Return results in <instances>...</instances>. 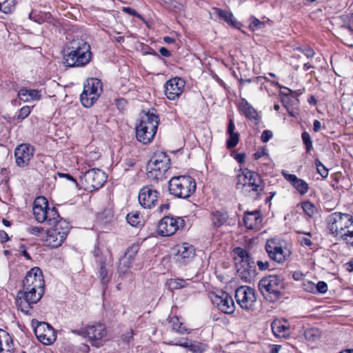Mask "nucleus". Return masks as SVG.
<instances>
[{"instance_id":"nucleus-2","label":"nucleus","mask_w":353,"mask_h":353,"mask_svg":"<svg viewBox=\"0 0 353 353\" xmlns=\"http://www.w3.org/2000/svg\"><path fill=\"white\" fill-rule=\"evenodd\" d=\"M92 53L89 43L83 39H74L68 43L63 56L68 67H83L92 60Z\"/></svg>"},{"instance_id":"nucleus-42","label":"nucleus","mask_w":353,"mask_h":353,"mask_svg":"<svg viewBox=\"0 0 353 353\" xmlns=\"http://www.w3.org/2000/svg\"><path fill=\"white\" fill-rule=\"evenodd\" d=\"M32 111V108L28 105L23 106L14 117V120L21 121L28 117Z\"/></svg>"},{"instance_id":"nucleus-16","label":"nucleus","mask_w":353,"mask_h":353,"mask_svg":"<svg viewBox=\"0 0 353 353\" xmlns=\"http://www.w3.org/2000/svg\"><path fill=\"white\" fill-rule=\"evenodd\" d=\"M159 192L152 186L143 187L139 194V202L140 205L146 209L153 208L158 201Z\"/></svg>"},{"instance_id":"nucleus-35","label":"nucleus","mask_w":353,"mask_h":353,"mask_svg":"<svg viewBox=\"0 0 353 353\" xmlns=\"http://www.w3.org/2000/svg\"><path fill=\"white\" fill-rule=\"evenodd\" d=\"M215 14L220 19L224 20L227 23L232 26H236V21H235L234 16L232 12L221 10V9H215Z\"/></svg>"},{"instance_id":"nucleus-37","label":"nucleus","mask_w":353,"mask_h":353,"mask_svg":"<svg viewBox=\"0 0 353 353\" xmlns=\"http://www.w3.org/2000/svg\"><path fill=\"white\" fill-rule=\"evenodd\" d=\"M128 223L134 227H139L142 225L143 218L138 212L128 213L126 216Z\"/></svg>"},{"instance_id":"nucleus-60","label":"nucleus","mask_w":353,"mask_h":353,"mask_svg":"<svg viewBox=\"0 0 353 353\" xmlns=\"http://www.w3.org/2000/svg\"><path fill=\"white\" fill-rule=\"evenodd\" d=\"M234 130H235L234 123L232 119H230L228 126V130H227V133L228 134L235 133L236 132H234Z\"/></svg>"},{"instance_id":"nucleus-25","label":"nucleus","mask_w":353,"mask_h":353,"mask_svg":"<svg viewBox=\"0 0 353 353\" xmlns=\"http://www.w3.org/2000/svg\"><path fill=\"white\" fill-rule=\"evenodd\" d=\"M243 267L241 269L245 270V272L241 270H236V272L239 276L244 281L250 283L256 276V267L254 264V261L253 260H250V261L247 262L246 263L242 264Z\"/></svg>"},{"instance_id":"nucleus-48","label":"nucleus","mask_w":353,"mask_h":353,"mask_svg":"<svg viewBox=\"0 0 353 353\" xmlns=\"http://www.w3.org/2000/svg\"><path fill=\"white\" fill-rule=\"evenodd\" d=\"M341 240L347 245L353 247V228L350 230H347L346 234L343 235Z\"/></svg>"},{"instance_id":"nucleus-45","label":"nucleus","mask_w":353,"mask_h":353,"mask_svg":"<svg viewBox=\"0 0 353 353\" xmlns=\"http://www.w3.org/2000/svg\"><path fill=\"white\" fill-rule=\"evenodd\" d=\"M302 208L309 216H312L316 212V207L310 201L302 203Z\"/></svg>"},{"instance_id":"nucleus-26","label":"nucleus","mask_w":353,"mask_h":353,"mask_svg":"<svg viewBox=\"0 0 353 353\" xmlns=\"http://www.w3.org/2000/svg\"><path fill=\"white\" fill-rule=\"evenodd\" d=\"M233 255L236 269L241 270V272H242V264L243 265L252 260L248 251L239 247L234 249ZM243 271L245 272L243 269Z\"/></svg>"},{"instance_id":"nucleus-14","label":"nucleus","mask_w":353,"mask_h":353,"mask_svg":"<svg viewBox=\"0 0 353 353\" xmlns=\"http://www.w3.org/2000/svg\"><path fill=\"white\" fill-rule=\"evenodd\" d=\"M235 299L242 309H250L256 301L254 290L248 286H241L236 290Z\"/></svg>"},{"instance_id":"nucleus-30","label":"nucleus","mask_w":353,"mask_h":353,"mask_svg":"<svg viewBox=\"0 0 353 353\" xmlns=\"http://www.w3.org/2000/svg\"><path fill=\"white\" fill-rule=\"evenodd\" d=\"M0 352L12 353V339L10 334L0 329Z\"/></svg>"},{"instance_id":"nucleus-44","label":"nucleus","mask_w":353,"mask_h":353,"mask_svg":"<svg viewBox=\"0 0 353 353\" xmlns=\"http://www.w3.org/2000/svg\"><path fill=\"white\" fill-rule=\"evenodd\" d=\"M229 138L227 139L226 145L229 149L234 148L239 143V134L238 132L229 133Z\"/></svg>"},{"instance_id":"nucleus-50","label":"nucleus","mask_w":353,"mask_h":353,"mask_svg":"<svg viewBox=\"0 0 353 353\" xmlns=\"http://www.w3.org/2000/svg\"><path fill=\"white\" fill-rule=\"evenodd\" d=\"M315 283L309 280L303 282V288L305 291L314 294Z\"/></svg>"},{"instance_id":"nucleus-3","label":"nucleus","mask_w":353,"mask_h":353,"mask_svg":"<svg viewBox=\"0 0 353 353\" xmlns=\"http://www.w3.org/2000/svg\"><path fill=\"white\" fill-rule=\"evenodd\" d=\"M159 120L157 115L150 112H145L136 127V137L143 144L150 143L157 131Z\"/></svg>"},{"instance_id":"nucleus-63","label":"nucleus","mask_w":353,"mask_h":353,"mask_svg":"<svg viewBox=\"0 0 353 353\" xmlns=\"http://www.w3.org/2000/svg\"><path fill=\"white\" fill-rule=\"evenodd\" d=\"M8 239H9V237H8V234L3 230H0V240L2 242H6V241H8Z\"/></svg>"},{"instance_id":"nucleus-22","label":"nucleus","mask_w":353,"mask_h":353,"mask_svg":"<svg viewBox=\"0 0 353 353\" xmlns=\"http://www.w3.org/2000/svg\"><path fill=\"white\" fill-rule=\"evenodd\" d=\"M248 176L246 181L244 190L246 192H253L259 194L263 190V181L261 176L253 171H248Z\"/></svg>"},{"instance_id":"nucleus-33","label":"nucleus","mask_w":353,"mask_h":353,"mask_svg":"<svg viewBox=\"0 0 353 353\" xmlns=\"http://www.w3.org/2000/svg\"><path fill=\"white\" fill-rule=\"evenodd\" d=\"M137 252V247H132L127 250L124 256L121 259L119 265V271L120 272H125V270H123V268H125L126 269L130 267V261L133 259L134 255Z\"/></svg>"},{"instance_id":"nucleus-15","label":"nucleus","mask_w":353,"mask_h":353,"mask_svg":"<svg viewBox=\"0 0 353 353\" xmlns=\"http://www.w3.org/2000/svg\"><path fill=\"white\" fill-rule=\"evenodd\" d=\"M44 293V286L34 288L32 290H23V292H19L17 299V303L22 306L23 300L31 307L32 304L37 303L42 297Z\"/></svg>"},{"instance_id":"nucleus-51","label":"nucleus","mask_w":353,"mask_h":353,"mask_svg":"<svg viewBox=\"0 0 353 353\" xmlns=\"http://www.w3.org/2000/svg\"><path fill=\"white\" fill-rule=\"evenodd\" d=\"M99 276L101 277V281L105 283L108 281V271L105 268V263H101L100 270H99Z\"/></svg>"},{"instance_id":"nucleus-27","label":"nucleus","mask_w":353,"mask_h":353,"mask_svg":"<svg viewBox=\"0 0 353 353\" xmlns=\"http://www.w3.org/2000/svg\"><path fill=\"white\" fill-rule=\"evenodd\" d=\"M262 221V218L259 211L254 210L252 212H247L243 217L245 226L248 229H254L258 227Z\"/></svg>"},{"instance_id":"nucleus-59","label":"nucleus","mask_w":353,"mask_h":353,"mask_svg":"<svg viewBox=\"0 0 353 353\" xmlns=\"http://www.w3.org/2000/svg\"><path fill=\"white\" fill-rule=\"evenodd\" d=\"M267 154L266 150L264 148L260 149L254 154L255 159H259L261 157Z\"/></svg>"},{"instance_id":"nucleus-18","label":"nucleus","mask_w":353,"mask_h":353,"mask_svg":"<svg viewBox=\"0 0 353 353\" xmlns=\"http://www.w3.org/2000/svg\"><path fill=\"white\" fill-rule=\"evenodd\" d=\"M44 286L42 271L39 268H32L23 281V290H32L34 288Z\"/></svg>"},{"instance_id":"nucleus-61","label":"nucleus","mask_w":353,"mask_h":353,"mask_svg":"<svg viewBox=\"0 0 353 353\" xmlns=\"http://www.w3.org/2000/svg\"><path fill=\"white\" fill-rule=\"evenodd\" d=\"M299 241L301 244L303 245L311 246L312 244L311 240L307 237H301Z\"/></svg>"},{"instance_id":"nucleus-39","label":"nucleus","mask_w":353,"mask_h":353,"mask_svg":"<svg viewBox=\"0 0 353 353\" xmlns=\"http://www.w3.org/2000/svg\"><path fill=\"white\" fill-rule=\"evenodd\" d=\"M267 24H270V21L268 19H266L263 21H260L255 17L252 18V21L249 25V28L252 31H257L259 30L264 29L266 27Z\"/></svg>"},{"instance_id":"nucleus-58","label":"nucleus","mask_w":353,"mask_h":353,"mask_svg":"<svg viewBox=\"0 0 353 353\" xmlns=\"http://www.w3.org/2000/svg\"><path fill=\"white\" fill-rule=\"evenodd\" d=\"M348 17V21L345 23L344 27L350 32H353V15Z\"/></svg>"},{"instance_id":"nucleus-64","label":"nucleus","mask_w":353,"mask_h":353,"mask_svg":"<svg viewBox=\"0 0 353 353\" xmlns=\"http://www.w3.org/2000/svg\"><path fill=\"white\" fill-rule=\"evenodd\" d=\"M159 52L162 56L165 57H168L170 56V52H169V50L164 47H162L159 49Z\"/></svg>"},{"instance_id":"nucleus-9","label":"nucleus","mask_w":353,"mask_h":353,"mask_svg":"<svg viewBox=\"0 0 353 353\" xmlns=\"http://www.w3.org/2000/svg\"><path fill=\"white\" fill-rule=\"evenodd\" d=\"M108 176L100 169L93 168L86 170L80 177L85 190L92 192L101 188L106 182Z\"/></svg>"},{"instance_id":"nucleus-6","label":"nucleus","mask_w":353,"mask_h":353,"mask_svg":"<svg viewBox=\"0 0 353 353\" xmlns=\"http://www.w3.org/2000/svg\"><path fill=\"white\" fill-rule=\"evenodd\" d=\"M259 288L268 301L274 302L281 296L283 281L277 275H269L259 281Z\"/></svg>"},{"instance_id":"nucleus-10","label":"nucleus","mask_w":353,"mask_h":353,"mask_svg":"<svg viewBox=\"0 0 353 353\" xmlns=\"http://www.w3.org/2000/svg\"><path fill=\"white\" fill-rule=\"evenodd\" d=\"M102 92V83L97 78L88 79L84 83L83 90L80 99L84 107H91Z\"/></svg>"},{"instance_id":"nucleus-11","label":"nucleus","mask_w":353,"mask_h":353,"mask_svg":"<svg viewBox=\"0 0 353 353\" xmlns=\"http://www.w3.org/2000/svg\"><path fill=\"white\" fill-rule=\"evenodd\" d=\"M184 220L181 217L165 216L159 222L157 232L163 236H170L184 226Z\"/></svg>"},{"instance_id":"nucleus-20","label":"nucleus","mask_w":353,"mask_h":353,"mask_svg":"<svg viewBox=\"0 0 353 353\" xmlns=\"http://www.w3.org/2000/svg\"><path fill=\"white\" fill-rule=\"evenodd\" d=\"M208 297L213 306L219 309H221V307L228 309L230 306L234 305L232 296L222 290L211 292L208 294Z\"/></svg>"},{"instance_id":"nucleus-38","label":"nucleus","mask_w":353,"mask_h":353,"mask_svg":"<svg viewBox=\"0 0 353 353\" xmlns=\"http://www.w3.org/2000/svg\"><path fill=\"white\" fill-rule=\"evenodd\" d=\"M304 336L307 341L314 342L321 338V332L318 328H308L305 331Z\"/></svg>"},{"instance_id":"nucleus-40","label":"nucleus","mask_w":353,"mask_h":353,"mask_svg":"<svg viewBox=\"0 0 353 353\" xmlns=\"http://www.w3.org/2000/svg\"><path fill=\"white\" fill-rule=\"evenodd\" d=\"M15 0H0V11L8 14L12 12L15 8Z\"/></svg>"},{"instance_id":"nucleus-1","label":"nucleus","mask_w":353,"mask_h":353,"mask_svg":"<svg viewBox=\"0 0 353 353\" xmlns=\"http://www.w3.org/2000/svg\"><path fill=\"white\" fill-rule=\"evenodd\" d=\"M32 210L37 221L47 222L52 225L46 232V245L52 248L61 246L70 230L69 223L60 217L55 207H49L48 201L44 196H39L34 200Z\"/></svg>"},{"instance_id":"nucleus-52","label":"nucleus","mask_w":353,"mask_h":353,"mask_svg":"<svg viewBox=\"0 0 353 353\" xmlns=\"http://www.w3.org/2000/svg\"><path fill=\"white\" fill-rule=\"evenodd\" d=\"M299 50L303 52L307 58H312L315 54L314 50L308 46L300 48Z\"/></svg>"},{"instance_id":"nucleus-49","label":"nucleus","mask_w":353,"mask_h":353,"mask_svg":"<svg viewBox=\"0 0 353 353\" xmlns=\"http://www.w3.org/2000/svg\"><path fill=\"white\" fill-rule=\"evenodd\" d=\"M327 291V285L324 281H319L315 284L314 294L321 293L323 294Z\"/></svg>"},{"instance_id":"nucleus-57","label":"nucleus","mask_w":353,"mask_h":353,"mask_svg":"<svg viewBox=\"0 0 353 353\" xmlns=\"http://www.w3.org/2000/svg\"><path fill=\"white\" fill-rule=\"evenodd\" d=\"M259 269L261 271L266 270L269 268L270 263L268 261H258L256 263Z\"/></svg>"},{"instance_id":"nucleus-7","label":"nucleus","mask_w":353,"mask_h":353,"mask_svg":"<svg viewBox=\"0 0 353 353\" xmlns=\"http://www.w3.org/2000/svg\"><path fill=\"white\" fill-rule=\"evenodd\" d=\"M170 168V159L165 152L156 154L148 164V177L152 179L163 180L167 178L166 172Z\"/></svg>"},{"instance_id":"nucleus-12","label":"nucleus","mask_w":353,"mask_h":353,"mask_svg":"<svg viewBox=\"0 0 353 353\" xmlns=\"http://www.w3.org/2000/svg\"><path fill=\"white\" fill-rule=\"evenodd\" d=\"M84 334L88 338L91 344L96 347H100L104 339L107 336L105 325L101 323H96L88 325L84 330Z\"/></svg>"},{"instance_id":"nucleus-13","label":"nucleus","mask_w":353,"mask_h":353,"mask_svg":"<svg viewBox=\"0 0 353 353\" xmlns=\"http://www.w3.org/2000/svg\"><path fill=\"white\" fill-rule=\"evenodd\" d=\"M174 259L180 265L188 263L195 255V249L188 243L178 244L173 248Z\"/></svg>"},{"instance_id":"nucleus-19","label":"nucleus","mask_w":353,"mask_h":353,"mask_svg":"<svg viewBox=\"0 0 353 353\" xmlns=\"http://www.w3.org/2000/svg\"><path fill=\"white\" fill-rule=\"evenodd\" d=\"M165 94L170 100L179 98L183 92L185 81L179 77L172 78L165 84Z\"/></svg>"},{"instance_id":"nucleus-23","label":"nucleus","mask_w":353,"mask_h":353,"mask_svg":"<svg viewBox=\"0 0 353 353\" xmlns=\"http://www.w3.org/2000/svg\"><path fill=\"white\" fill-rule=\"evenodd\" d=\"M282 174L301 195H304L308 192L309 185L304 180L298 178L295 174H288L285 171H283Z\"/></svg>"},{"instance_id":"nucleus-47","label":"nucleus","mask_w":353,"mask_h":353,"mask_svg":"<svg viewBox=\"0 0 353 353\" xmlns=\"http://www.w3.org/2000/svg\"><path fill=\"white\" fill-rule=\"evenodd\" d=\"M318 173L323 177L326 178L328 176V169L319 160L314 161Z\"/></svg>"},{"instance_id":"nucleus-56","label":"nucleus","mask_w":353,"mask_h":353,"mask_svg":"<svg viewBox=\"0 0 353 353\" xmlns=\"http://www.w3.org/2000/svg\"><path fill=\"white\" fill-rule=\"evenodd\" d=\"M43 231V228L41 227H30L28 228V232L33 235L37 236Z\"/></svg>"},{"instance_id":"nucleus-24","label":"nucleus","mask_w":353,"mask_h":353,"mask_svg":"<svg viewBox=\"0 0 353 353\" xmlns=\"http://www.w3.org/2000/svg\"><path fill=\"white\" fill-rule=\"evenodd\" d=\"M167 343L169 345H179L186 347L194 353H203L208 349V345L205 343L198 341H194L190 343L188 339H185V341L183 343L179 341H170L167 342Z\"/></svg>"},{"instance_id":"nucleus-34","label":"nucleus","mask_w":353,"mask_h":353,"mask_svg":"<svg viewBox=\"0 0 353 353\" xmlns=\"http://www.w3.org/2000/svg\"><path fill=\"white\" fill-rule=\"evenodd\" d=\"M228 213L223 211H216L212 213L211 220L214 227L219 228L223 225L228 220Z\"/></svg>"},{"instance_id":"nucleus-21","label":"nucleus","mask_w":353,"mask_h":353,"mask_svg":"<svg viewBox=\"0 0 353 353\" xmlns=\"http://www.w3.org/2000/svg\"><path fill=\"white\" fill-rule=\"evenodd\" d=\"M34 332L38 340L44 345H50L56 339L53 328L46 323H40Z\"/></svg>"},{"instance_id":"nucleus-8","label":"nucleus","mask_w":353,"mask_h":353,"mask_svg":"<svg viewBox=\"0 0 353 353\" xmlns=\"http://www.w3.org/2000/svg\"><path fill=\"white\" fill-rule=\"evenodd\" d=\"M265 248L269 258L278 263H284L291 255V250L286 242L278 239H268Z\"/></svg>"},{"instance_id":"nucleus-55","label":"nucleus","mask_w":353,"mask_h":353,"mask_svg":"<svg viewBox=\"0 0 353 353\" xmlns=\"http://www.w3.org/2000/svg\"><path fill=\"white\" fill-rule=\"evenodd\" d=\"M133 331L132 330L128 331L125 334L121 335L122 341L125 343H130L133 339Z\"/></svg>"},{"instance_id":"nucleus-54","label":"nucleus","mask_w":353,"mask_h":353,"mask_svg":"<svg viewBox=\"0 0 353 353\" xmlns=\"http://www.w3.org/2000/svg\"><path fill=\"white\" fill-rule=\"evenodd\" d=\"M122 10L124 12L128 13V14H130L132 16L137 17L139 19H142V17H141V14L137 13V12L135 10H134V9L130 8V7H123L122 8Z\"/></svg>"},{"instance_id":"nucleus-53","label":"nucleus","mask_w":353,"mask_h":353,"mask_svg":"<svg viewBox=\"0 0 353 353\" xmlns=\"http://www.w3.org/2000/svg\"><path fill=\"white\" fill-rule=\"evenodd\" d=\"M273 136L272 132L270 130H264L262 132L261 139L263 143L268 142Z\"/></svg>"},{"instance_id":"nucleus-31","label":"nucleus","mask_w":353,"mask_h":353,"mask_svg":"<svg viewBox=\"0 0 353 353\" xmlns=\"http://www.w3.org/2000/svg\"><path fill=\"white\" fill-rule=\"evenodd\" d=\"M239 109L249 119L257 123L259 117L255 109L245 99H243L239 105Z\"/></svg>"},{"instance_id":"nucleus-62","label":"nucleus","mask_w":353,"mask_h":353,"mask_svg":"<svg viewBox=\"0 0 353 353\" xmlns=\"http://www.w3.org/2000/svg\"><path fill=\"white\" fill-rule=\"evenodd\" d=\"M321 128V123L319 120H314L313 123V130L315 132H317L320 130Z\"/></svg>"},{"instance_id":"nucleus-43","label":"nucleus","mask_w":353,"mask_h":353,"mask_svg":"<svg viewBox=\"0 0 353 353\" xmlns=\"http://www.w3.org/2000/svg\"><path fill=\"white\" fill-rule=\"evenodd\" d=\"M248 171H250L248 169H245L243 171L242 174H240L236 177V188L243 189L244 190L246 181L248 179Z\"/></svg>"},{"instance_id":"nucleus-5","label":"nucleus","mask_w":353,"mask_h":353,"mask_svg":"<svg viewBox=\"0 0 353 353\" xmlns=\"http://www.w3.org/2000/svg\"><path fill=\"white\" fill-rule=\"evenodd\" d=\"M196 188V182L190 176H173L169 181L170 193L178 198H189L195 192Z\"/></svg>"},{"instance_id":"nucleus-28","label":"nucleus","mask_w":353,"mask_h":353,"mask_svg":"<svg viewBox=\"0 0 353 353\" xmlns=\"http://www.w3.org/2000/svg\"><path fill=\"white\" fill-rule=\"evenodd\" d=\"M168 323L170 324L172 330L175 331L178 334H189L191 332V329L188 328L183 323L181 317L178 316H169L168 318Z\"/></svg>"},{"instance_id":"nucleus-4","label":"nucleus","mask_w":353,"mask_h":353,"mask_svg":"<svg viewBox=\"0 0 353 353\" xmlns=\"http://www.w3.org/2000/svg\"><path fill=\"white\" fill-rule=\"evenodd\" d=\"M326 221L330 232L341 240L347 230L353 228V217L347 213L333 212L327 216Z\"/></svg>"},{"instance_id":"nucleus-32","label":"nucleus","mask_w":353,"mask_h":353,"mask_svg":"<svg viewBox=\"0 0 353 353\" xmlns=\"http://www.w3.org/2000/svg\"><path fill=\"white\" fill-rule=\"evenodd\" d=\"M271 328L274 334L277 337H286L288 335V325L286 321L275 320L271 324Z\"/></svg>"},{"instance_id":"nucleus-17","label":"nucleus","mask_w":353,"mask_h":353,"mask_svg":"<svg viewBox=\"0 0 353 353\" xmlns=\"http://www.w3.org/2000/svg\"><path fill=\"white\" fill-rule=\"evenodd\" d=\"M34 150L30 144L22 143L14 150L15 161L19 167L27 166L33 157Z\"/></svg>"},{"instance_id":"nucleus-46","label":"nucleus","mask_w":353,"mask_h":353,"mask_svg":"<svg viewBox=\"0 0 353 353\" xmlns=\"http://www.w3.org/2000/svg\"><path fill=\"white\" fill-rule=\"evenodd\" d=\"M301 138L303 144L305 146L306 152L309 153L313 149L312 141L310 134L307 132H303L301 134Z\"/></svg>"},{"instance_id":"nucleus-29","label":"nucleus","mask_w":353,"mask_h":353,"mask_svg":"<svg viewBox=\"0 0 353 353\" xmlns=\"http://www.w3.org/2000/svg\"><path fill=\"white\" fill-rule=\"evenodd\" d=\"M19 98L24 102H30L41 99L40 90L21 88L18 92Z\"/></svg>"},{"instance_id":"nucleus-36","label":"nucleus","mask_w":353,"mask_h":353,"mask_svg":"<svg viewBox=\"0 0 353 353\" xmlns=\"http://www.w3.org/2000/svg\"><path fill=\"white\" fill-rule=\"evenodd\" d=\"M234 310H218L216 313L212 315V319L214 321H220L224 325L229 323L230 320L227 317L228 316H232Z\"/></svg>"},{"instance_id":"nucleus-41","label":"nucleus","mask_w":353,"mask_h":353,"mask_svg":"<svg viewBox=\"0 0 353 353\" xmlns=\"http://www.w3.org/2000/svg\"><path fill=\"white\" fill-rule=\"evenodd\" d=\"M167 284L170 289L176 290L185 287L187 281L182 279H171L168 281Z\"/></svg>"}]
</instances>
